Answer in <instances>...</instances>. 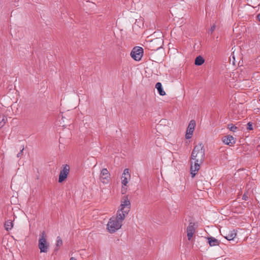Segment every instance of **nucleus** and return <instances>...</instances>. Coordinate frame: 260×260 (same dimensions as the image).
<instances>
[{"label":"nucleus","instance_id":"nucleus-1","mask_svg":"<svg viewBox=\"0 0 260 260\" xmlns=\"http://www.w3.org/2000/svg\"><path fill=\"white\" fill-rule=\"evenodd\" d=\"M120 207L116 217H111L107 223V229L110 233H114L121 228L122 221L130 211L131 203L127 198L121 201Z\"/></svg>","mask_w":260,"mask_h":260},{"label":"nucleus","instance_id":"nucleus-2","mask_svg":"<svg viewBox=\"0 0 260 260\" xmlns=\"http://www.w3.org/2000/svg\"><path fill=\"white\" fill-rule=\"evenodd\" d=\"M204 157L205 149L203 144L201 143L194 147L191 155L190 173L192 178L200 169V165L203 162Z\"/></svg>","mask_w":260,"mask_h":260},{"label":"nucleus","instance_id":"nucleus-3","mask_svg":"<svg viewBox=\"0 0 260 260\" xmlns=\"http://www.w3.org/2000/svg\"><path fill=\"white\" fill-rule=\"evenodd\" d=\"M143 55V49L141 47H134L131 52V56L135 60L140 61Z\"/></svg>","mask_w":260,"mask_h":260},{"label":"nucleus","instance_id":"nucleus-4","mask_svg":"<svg viewBox=\"0 0 260 260\" xmlns=\"http://www.w3.org/2000/svg\"><path fill=\"white\" fill-rule=\"evenodd\" d=\"M70 172V166L68 165H63L62 169L59 175L58 182H62L68 177Z\"/></svg>","mask_w":260,"mask_h":260},{"label":"nucleus","instance_id":"nucleus-5","mask_svg":"<svg viewBox=\"0 0 260 260\" xmlns=\"http://www.w3.org/2000/svg\"><path fill=\"white\" fill-rule=\"evenodd\" d=\"M38 246L41 252L46 253L48 251L49 245L46 238H40Z\"/></svg>","mask_w":260,"mask_h":260},{"label":"nucleus","instance_id":"nucleus-6","mask_svg":"<svg viewBox=\"0 0 260 260\" xmlns=\"http://www.w3.org/2000/svg\"><path fill=\"white\" fill-rule=\"evenodd\" d=\"M195 125H196L195 121L193 120H191L190 121V122L188 124V126L187 127V128L186 134L185 135L186 139H188L191 138V137L192 135L193 131L194 129Z\"/></svg>","mask_w":260,"mask_h":260},{"label":"nucleus","instance_id":"nucleus-7","mask_svg":"<svg viewBox=\"0 0 260 260\" xmlns=\"http://www.w3.org/2000/svg\"><path fill=\"white\" fill-rule=\"evenodd\" d=\"M222 142L226 145L232 146L236 143V140L232 136L228 135L222 138Z\"/></svg>","mask_w":260,"mask_h":260},{"label":"nucleus","instance_id":"nucleus-8","mask_svg":"<svg viewBox=\"0 0 260 260\" xmlns=\"http://www.w3.org/2000/svg\"><path fill=\"white\" fill-rule=\"evenodd\" d=\"M194 226V223L190 222L187 228V236L188 240H190L191 239L195 232V228Z\"/></svg>","mask_w":260,"mask_h":260},{"label":"nucleus","instance_id":"nucleus-9","mask_svg":"<svg viewBox=\"0 0 260 260\" xmlns=\"http://www.w3.org/2000/svg\"><path fill=\"white\" fill-rule=\"evenodd\" d=\"M208 240V243L210 246H218L220 244V241L216 239L215 238L210 236L206 238Z\"/></svg>","mask_w":260,"mask_h":260},{"label":"nucleus","instance_id":"nucleus-10","mask_svg":"<svg viewBox=\"0 0 260 260\" xmlns=\"http://www.w3.org/2000/svg\"><path fill=\"white\" fill-rule=\"evenodd\" d=\"M109 178V171L107 169H103L101 171L100 174V179L103 182H104V180H108Z\"/></svg>","mask_w":260,"mask_h":260},{"label":"nucleus","instance_id":"nucleus-11","mask_svg":"<svg viewBox=\"0 0 260 260\" xmlns=\"http://www.w3.org/2000/svg\"><path fill=\"white\" fill-rule=\"evenodd\" d=\"M236 235H237V233H236V231L234 230H233L230 231L228 234H226L225 236H224V237L226 240L230 241L231 240H234V239L235 238Z\"/></svg>","mask_w":260,"mask_h":260},{"label":"nucleus","instance_id":"nucleus-12","mask_svg":"<svg viewBox=\"0 0 260 260\" xmlns=\"http://www.w3.org/2000/svg\"><path fill=\"white\" fill-rule=\"evenodd\" d=\"M155 88L157 89V91L160 95L164 96L166 95V92L164 91L162 84L160 82H157L155 84Z\"/></svg>","mask_w":260,"mask_h":260},{"label":"nucleus","instance_id":"nucleus-13","mask_svg":"<svg viewBox=\"0 0 260 260\" xmlns=\"http://www.w3.org/2000/svg\"><path fill=\"white\" fill-rule=\"evenodd\" d=\"M205 62V59L203 58V57L201 56H197L194 60V64L196 66H201L202 65L204 62Z\"/></svg>","mask_w":260,"mask_h":260},{"label":"nucleus","instance_id":"nucleus-14","mask_svg":"<svg viewBox=\"0 0 260 260\" xmlns=\"http://www.w3.org/2000/svg\"><path fill=\"white\" fill-rule=\"evenodd\" d=\"M4 226L6 230H7V231H9V230H11L13 226V223L12 221L11 220H8L6 221L4 224Z\"/></svg>","mask_w":260,"mask_h":260},{"label":"nucleus","instance_id":"nucleus-15","mask_svg":"<svg viewBox=\"0 0 260 260\" xmlns=\"http://www.w3.org/2000/svg\"><path fill=\"white\" fill-rule=\"evenodd\" d=\"M228 128L231 131L233 132H235L237 131V129H238V127L232 123L229 124L228 125Z\"/></svg>","mask_w":260,"mask_h":260},{"label":"nucleus","instance_id":"nucleus-16","mask_svg":"<svg viewBox=\"0 0 260 260\" xmlns=\"http://www.w3.org/2000/svg\"><path fill=\"white\" fill-rule=\"evenodd\" d=\"M6 117L2 115H0V128L3 126L6 123Z\"/></svg>","mask_w":260,"mask_h":260},{"label":"nucleus","instance_id":"nucleus-17","mask_svg":"<svg viewBox=\"0 0 260 260\" xmlns=\"http://www.w3.org/2000/svg\"><path fill=\"white\" fill-rule=\"evenodd\" d=\"M121 183L125 186H126L128 183L127 178L125 175H122L121 177Z\"/></svg>","mask_w":260,"mask_h":260},{"label":"nucleus","instance_id":"nucleus-18","mask_svg":"<svg viewBox=\"0 0 260 260\" xmlns=\"http://www.w3.org/2000/svg\"><path fill=\"white\" fill-rule=\"evenodd\" d=\"M62 244V241L61 238L59 237H57V240L56 243V246L60 247Z\"/></svg>","mask_w":260,"mask_h":260},{"label":"nucleus","instance_id":"nucleus-19","mask_svg":"<svg viewBox=\"0 0 260 260\" xmlns=\"http://www.w3.org/2000/svg\"><path fill=\"white\" fill-rule=\"evenodd\" d=\"M247 129L249 131L253 129V123L251 122H249L247 124Z\"/></svg>","mask_w":260,"mask_h":260},{"label":"nucleus","instance_id":"nucleus-20","mask_svg":"<svg viewBox=\"0 0 260 260\" xmlns=\"http://www.w3.org/2000/svg\"><path fill=\"white\" fill-rule=\"evenodd\" d=\"M122 175H125V176H126L127 175V176H130V174H129V172H128V169H124Z\"/></svg>","mask_w":260,"mask_h":260},{"label":"nucleus","instance_id":"nucleus-21","mask_svg":"<svg viewBox=\"0 0 260 260\" xmlns=\"http://www.w3.org/2000/svg\"><path fill=\"white\" fill-rule=\"evenodd\" d=\"M24 150V146L22 147V149L20 151V152L17 154V157H20L22 155L23 151Z\"/></svg>","mask_w":260,"mask_h":260},{"label":"nucleus","instance_id":"nucleus-22","mask_svg":"<svg viewBox=\"0 0 260 260\" xmlns=\"http://www.w3.org/2000/svg\"><path fill=\"white\" fill-rule=\"evenodd\" d=\"M248 199V196L247 193H245L242 196V200L247 201Z\"/></svg>","mask_w":260,"mask_h":260},{"label":"nucleus","instance_id":"nucleus-23","mask_svg":"<svg viewBox=\"0 0 260 260\" xmlns=\"http://www.w3.org/2000/svg\"><path fill=\"white\" fill-rule=\"evenodd\" d=\"M215 28H216V26H215V25H214H214H213L211 27V28H210V32L212 33V32L214 31V30H215Z\"/></svg>","mask_w":260,"mask_h":260},{"label":"nucleus","instance_id":"nucleus-24","mask_svg":"<svg viewBox=\"0 0 260 260\" xmlns=\"http://www.w3.org/2000/svg\"><path fill=\"white\" fill-rule=\"evenodd\" d=\"M41 238H45L46 237V233H45V231H43L41 235Z\"/></svg>","mask_w":260,"mask_h":260},{"label":"nucleus","instance_id":"nucleus-25","mask_svg":"<svg viewBox=\"0 0 260 260\" xmlns=\"http://www.w3.org/2000/svg\"><path fill=\"white\" fill-rule=\"evenodd\" d=\"M256 17L258 20L260 21V14H257Z\"/></svg>","mask_w":260,"mask_h":260},{"label":"nucleus","instance_id":"nucleus-26","mask_svg":"<svg viewBox=\"0 0 260 260\" xmlns=\"http://www.w3.org/2000/svg\"><path fill=\"white\" fill-rule=\"evenodd\" d=\"M70 260H76V259H75V258H74V257H71V258H70Z\"/></svg>","mask_w":260,"mask_h":260}]
</instances>
